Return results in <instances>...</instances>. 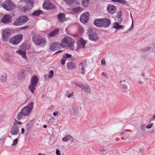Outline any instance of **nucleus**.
I'll use <instances>...</instances> for the list:
<instances>
[{
  "label": "nucleus",
  "instance_id": "nucleus-17",
  "mask_svg": "<svg viewBox=\"0 0 155 155\" xmlns=\"http://www.w3.org/2000/svg\"><path fill=\"white\" fill-rule=\"evenodd\" d=\"M19 130L18 126L12 125L10 130V133L13 135H17L18 134Z\"/></svg>",
  "mask_w": 155,
  "mask_h": 155
},
{
  "label": "nucleus",
  "instance_id": "nucleus-55",
  "mask_svg": "<svg viewBox=\"0 0 155 155\" xmlns=\"http://www.w3.org/2000/svg\"><path fill=\"white\" fill-rule=\"evenodd\" d=\"M21 133L22 134H24L25 132V129L23 128H22L21 129Z\"/></svg>",
  "mask_w": 155,
  "mask_h": 155
},
{
  "label": "nucleus",
  "instance_id": "nucleus-63",
  "mask_svg": "<svg viewBox=\"0 0 155 155\" xmlns=\"http://www.w3.org/2000/svg\"><path fill=\"white\" fill-rule=\"evenodd\" d=\"M38 155H42V154L41 153H38Z\"/></svg>",
  "mask_w": 155,
  "mask_h": 155
},
{
  "label": "nucleus",
  "instance_id": "nucleus-27",
  "mask_svg": "<svg viewBox=\"0 0 155 155\" xmlns=\"http://www.w3.org/2000/svg\"><path fill=\"white\" fill-rule=\"evenodd\" d=\"M59 30L58 29L56 28L53 31H52L49 34V35L51 37H53L57 35L59 33Z\"/></svg>",
  "mask_w": 155,
  "mask_h": 155
},
{
  "label": "nucleus",
  "instance_id": "nucleus-44",
  "mask_svg": "<svg viewBox=\"0 0 155 155\" xmlns=\"http://www.w3.org/2000/svg\"><path fill=\"white\" fill-rule=\"evenodd\" d=\"M65 60L64 58H63L61 60V63L62 64L64 65L65 64Z\"/></svg>",
  "mask_w": 155,
  "mask_h": 155
},
{
  "label": "nucleus",
  "instance_id": "nucleus-25",
  "mask_svg": "<svg viewBox=\"0 0 155 155\" xmlns=\"http://www.w3.org/2000/svg\"><path fill=\"white\" fill-rule=\"evenodd\" d=\"M17 53H18L19 54L21 55L22 57L26 60H27V58L26 55V52L23 51L22 50H19L18 51H16Z\"/></svg>",
  "mask_w": 155,
  "mask_h": 155
},
{
  "label": "nucleus",
  "instance_id": "nucleus-45",
  "mask_svg": "<svg viewBox=\"0 0 155 155\" xmlns=\"http://www.w3.org/2000/svg\"><path fill=\"white\" fill-rule=\"evenodd\" d=\"M55 107L53 105H51L50 107H49L48 108V110H53Z\"/></svg>",
  "mask_w": 155,
  "mask_h": 155
},
{
  "label": "nucleus",
  "instance_id": "nucleus-32",
  "mask_svg": "<svg viewBox=\"0 0 155 155\" xmlns=\"http://www.w3.org/2000/svg\"><path fill=\"white\" fill-rule=\"evenodd\" d=\"M90 3L89 0H83L82 1V5L84 7H88Z\"/></svg>",
  "mask_w": 155,
  "mask_h": 155
},
{
  "label": "nucleus",
  "instance_id": "nucleus-26",
  "mask_svg": "<svg viewBox=\"0 0 155 155\" xmlns=\"http://www.w3.org/2000/svg\"><path fill=\"white\" fill-rule=\"evenodd\" d=\"M79 107L76 106L72 107L73 114L75 116L79 114Z\"/></svg>",
  "mask_w": 155,
  "mask_h": 155
},
{
  "label": "nucleus",
  "instance_id": "nucleus-53",
  "mask_svg": "<svg viewBox=\"0 0 155 155\" xmlns=\"http://www.w3.org/2000/svg\"><path fill=\"white\" fill-rule=\"evenodd\" d=\"M105 61L104 60H102L101 61V63L102 64H105Z\"/></svg>",
  "mask_w": 155,
  "mask_h": 155
},
{
  "label": "nucleus",
  "instance_id": "nucleus-5",
  "mask_svg": "<svg viewBox=\"0 0 155 155\" xmlns=\"http://www.w3.org/2000/svg\"><path fill=\"white\" fill-rule=\"evenodd\" d=\"M28 20V18L25 16L22 15L17 18L14 22L13 24L15 26H19L25 23Z\"/></svg>",
  "mask_w": 155,
  "mask_h": 155
},
{
  "label": "nucleus",
  "instance_id": "nucleus-60",
  "mask_svg": "<svg viewBox=\"0 0 155 155\" xmlns=\"http://www.w3.org/2000/svg\"><path fill=\"white\" fill-rule=\"evenodd\" d=\"M21 73H22V74H23L24 72V71L23 70V71H21Z\"/></svg>",
  "mask_w": 155,
  "mask_h": 155
},
{
  "label": "nucleus",
  "instance_id": "nucleus-39",
  "mask_svg": "<svg viewBox=\"0 0 155 155\" xmlns=\"http://www.w3.org/2000/svg\"><path fill=\"white\" fill-rule=\"evenodd\" d=\"M54 74V72L52 70H51L50 71L49 74L48 76V78H52Z\"/></svg>",
  "mask_w": 155,
  "mask_h": 155
},
{
  "label": "nucleus",
  "instance_id": "nucleus-41",
  "mask_svg": "<svg viewBox=\"0 0 155 155\" xmlns=\"http://www.w3.org/2000/svg\"><path fill=\"white\" fill-rule=\"evenodd\" d=\"M18 139H16L14 140L13 142L12 143V146H14L16 145L18 142Z\"/></svg>",
  "mask_w": 155,
  "mask_h": 155
},
{
  "label": "nucleus",
  "instance_id": "nucleus-64",
  "mask_svg": "<svg viewBox=\"0 0 155 155\" xmlns=\"http://www.w3.org/2000/svg\"><path fill=\"white\" fill-rule=\"evenodd\" d=\"M153 118H155V114L153 116Z\"/></svg>",
  "mask_w": 155,
  "mask_h": 155
},
{
  "label": "nucleus",
  "instance_id": "nucleus-7",
  "mask_svg": "<svg viewBox=\"0 0 155 155\" xmlns=\"http://www.w3.org/2000/svg\"><path fill=\"white\" fill-rule=\"evenodd\" d=\"M23 39V35L21 34H18L12 37L10 40V42L13 45H17L20 43Z\"/></svg>",
  "mask_w": 155,
  "mask_h": 155
},
{
  "label": "nucleus",
  "instance_id": "nucleus-22",
  "mask_svg": "<svg viewBox=\"0 0 155 155\" xmlns=\"http://www.w3.org/2000/svg\"><path fill=\"white\" fill-rule=\"evenodd\" d=\"M7 80V75L6 73H2L0 76V81L2 83L5 82Z\"/></svg>",
  "mask_w": 155,
  "mask_h": 155
},
{
  "label": "nucleus",
  "instance_id": "nucleus-30",
  "mask_svg": "<svg viewBox=\"0 0 155 155\" xmlns=\"http://www.w3.org/2000/svg\"><path fill=\"white\" fill-rule=\"evenodd\" d=\"M67 66L69 69L72 70L74 68L75 64L73 62H69L67 63Z\"/></svg>",
  "mask_w": 155,
  "mask_h": 155
},
{
  "label": "nucleus",
  "instance_id": "nucleus-12",
  "mask_svg": "<svg viewBox=\"0 0 155 155\" xmlns=\"http://www.w3.org/2000/svg\"><path fill=\"white\" fill-rule=\"evenodd\" d=\"M119 85L120 88L124 90L127 89V86L129 84L127 79H125L121 80L119 82Z\"/></svg>",
  "mask_w": 155,
  "mask_h": 155
},
{
  "label": "nucleus",
  "instance_id": "nucleus-46",
  "mask_svg": "<svg viewBox=\"0 0 155 155\" xmlns=\"http://www.w3.org/2000/svg\"><path fill=\"white\" fill-rule=\"evenodd\" d=\"M56 153L57 155H61L60 151L58 149H57L56 150Z\"/></svg>",
  "mask_w": 155,
  "mask_h": 155
},
{
  "label": "nucleus",
  "instance_id": "nucleus-61",
  "mask_svg": "<svg viewBox=\"0 0 155 155\" xmlns=\"http://www.w3.org/2000/svg\"><path fill=\"white\" fill-rule=\"evenodd\" d=\"M144 73H143L142 74V76H143V77L144 76Z\"/></svg>",
  "mask_w": 155,
  "mask_h": 155
},
{
  "label": "nucleus",
  "instance_id": "nucleus-50",
  "mask_svg": "<svg viewBox=\"0 0 155 155\" xmlns=\"http://www.w3.org/2000/svg\"><path fill=\"white\" fill-rule=\"evenodd\" d=\"M130 17H131V19H132V25L131 27V28L133 27V17L132 16L131 14V12H130Z\"/></svg>",
  "mask_w": 155,
  "mask_h": 155
},
{
  "label": "nucleus",
  "instance_id": "nucleus-20",
  "mask_svg": "<svg viewBox=\"0 0 155 155\" xmlns=\"http://www.w3.org/2000/svg\"><path fill=\"white\" fill-rule=\"evenodd\" d=\"M86 42L82 39H80L79 41L77 42L78 48H84Z\"/></svg>",
  "mask_w": 155,
  "mask_h": 155
},
{
  "label": "nucleus",
  "instance_id": "nucleus-54",
  "mask_svg": "<svg viewBox=\"0 0 155 155\" xmlns=\"http://www.w3.org/2000/svg\"><path fill=\"white\" fill-rule=\"evenodd\" d=\"M101 74L102 75V76H104V77H106L107 76V75H106V74L104 73V72H103L102 73H101Z\"/></svg>",
  "mask_w": 155,
  "mask_h": 155
},
{
  "label": "nucleus",
  "instance_id": "nucleus-9",
  "mask_svg": "<svg viewBox=\"0 0 155 155\" xmlns=\"http://www.w3.org/2000/svg\"><path fill=\"white\" fill-rule=\"evenodd\" d=\"M87 35L89 36L90 40L92 41H96L98 39L97 34L91 29H88Z\"/></svg>",
  "mask_w": 155,
  "mask_h": 155
},
{
  "label": "nucleus",
  "instance_id": "nucleus-52",
  "mask_svg": "<svg viewBox=\"0 0 155 155\" xmlns=\"http://www.w3.org/2000/svg\"><path fill=\"white\" fill-rule=\"evenodd\" d=\"M75 84L78 86H79L80 87L81 85H83L82 84H80L79 83H75Z\"/></svg>",
  "mask_w": 155,
  "mask_h": 155
},
{
  "label": "nucleus",
  "instance_id": "nucleus-11",
  "mask_svg": "<svg viewBox=\"0 0 155 155\" xmlns=\"http://www.w3.org/2000/svg\"><path fill=\"white\" fill-rule=\"evenodd\" d=\"M89 12H87L81 15L80 18L81 21L83 23H86L89 20Z\"/></svg>",
  "mask_w": 155,
  "mask_h": 155
},
{
  "label": "nucleus",
  "instance_id": "nucleus-31",
  "mask_svg": "<svg viewBox=\"0 0 155 155\" xmlns=\"http://www.w3.org/2000/svg\"><path fill=\"white\" fill-rule=\"evenodd\" d=\"M113 28L117 29H122L124 28V26L120 25L117 22H115L114 24Z\"/></svg>",
  "mask_w": 155,
  "mask_h": 155
},
{
  "label": "nucleus",
  "instance_id": "nucleus-51",
  "mask_svg": "<svg viewBox=\"0 0 155 155\" xmlns=\"http://www.w3.org/2000/svg\"><path fill=\"white\" fill-rule=\"evenodd\" d=\"M58 114V111H56L53 113V115L54 116H56V115H57Z\"/></svg>",
  "mask_w": 155,
  "mask_h": 155
},
{
  "label": "nucleus",
  "instance_id": "nucleus-37",
  "mask_svg": "<svg viewBox=\"0 0 155 155\" xmlns=\"http://www.w3.org/2000/svg\"><path fill=\"white\" fill-rule=\"evenodd\" d=\"M71 55L68 54H65L63 55L62 58H64L65 60H66L68 58H71Z\"/></svg>",
  "mask_w": 155,
  "mask_h": 155
},
{
  "label": "nucleus",
  "instance_id": "nucleus-19",
  "mask_svg": "<svg viewBox=\"0 0 155 155\" xmlns=\"http://www.w3.org/2000/svg\"><path fill=\"white\" fill-rule=\"evenodd\" d=\"M81 88L87 94H90L91 93V89L89 86L87 84L81 85Z\"/></svg>",
  "mask_w": 155,
  "mask_h": 155
},
{
  "label": "nucleus",
  "instance_id": "nucleus-29",
  "mask_svg": "<svg viewBox=\"0 0 155 155\" xmlns=\"http://www.w3.org/2000/svg\"><path fill=\"white\" fill-rule=\"evenodd\" d=\"M82 10V8L80 7L76 8H74L72 9V12L75 14L81 12Z\"/></svg>",
  "mask_w": 155,
  "mask_h": 155
},
{
  "label": "nucleus",
  "instance_id": "nucleus-1",
  "mask_svg": "<svg viewBox=\"0 0 155 155\" xmlns=\"http://www.w3.org/2000/svg\"><path fill=\"white\" fill-rule=\"evenodd\" d=\"M94 23L98 27L106 28L109 27L111 24V22L110 19L104 18L95 19Z\"/></svg>",
  "mask_w": 155,
  "mask_h": 155
},
{
  "label": "nucleus",
  "instance_id": "nucleus-56",
  "mask_svg": "<svg viewBox=\"0 0 155 155\" xmlns=\"http://www.w3.org/2000/svg\"><path fill=\"white\" fill-rule=\"evenodd\" d=\"M111 1L114 2H118L119 0H111Z\"/></svg>",
  "mask_w": 155,
  "mask_h": 155
},
{
  "label": "nucleus",
  "instance_id": "nucleus-48",
  "mask_svg": "<svg viewBox=\"0 0 155 155\" xmlns=\"http://www.w3.org/2000/svg\"><path fill=\"white\" fill-rule=\"evenodd\" d=\"M145 127L144 126H142L140 127V129L141 130L144 131L145 130Z\"/></svg>",
  "mask_w": 155,
  "mask_h": 155
},
{
  "label": "nucleus",
  "instance_id": "nucleus-49",
  "mask_svg": "<svg viewBox=\"0 0 155 155\" xmlns=\"http://www.w3.org/2000/svg\"><path fill=\"white\" fill-rule=\"evenodd\" d=\"M105 151V150L104 149H102L100 150V153L101 154H104V152Z\"/></svg>",
  "mask_w": 155,
  "mask_h": 155
},
{
  "label": "nucleus",
  "instance_id": "nucleus-15",
  "mask_svg": "<svg viewBox=\"0 0 155 155\" xmlns=\"http://www.w3.org/2000/svg\"><path fill=\"white\" fill-rule=\"evenodd\" d=\"M87 67V64L86 61L81 63L78 66L79 72L81 74H85V69Z\"/></svg>",
  "mask_w": 155,
  "mask_h": 155
},
{
  "label": "nucleus",
  "instance_id": "nucleus-6",
  "mask_svg": "<svg viewBox=\"0 0 155 155\" xmlns=\"http://www.w3.org/2000/svg\"><path fill=\"white\" fill-rule=\"evenodd\" d=\"M32 41L36 45H44L46 42L45 39L38 35H35L33 36Z\"/></svg>",
  "mask_w": 155,
  "mask_h": 155
},
{
  "label": "nucleus",
  "instance_id": "nucleus-38",
  "mask_svg": "<svg viewBox=\"0 0 155 155\" xmlns=\"http://www.w3.org/2000/svg\"><path fill=\"white\" fill-rule=\"evenodd\" d=\"M73 92H72L71 94L69 93L68 91H67L66 92L65 96L68 97L70 98L73 95Z\"/></svg>",
  "mask_w": 155,
  "mask_h": 155
},
{
  "label": "nucleus",
  "instance_id": "nucleus-3",
  "mask_svg": "<svg viewBox=\"0 0 155 155\" xmlns=\"http://www.w3.org/2000/svg\"><path fill=\"white\" fill-rule=\"evenodd\" d=\"M38 81L37 77L36 75H34L31 79V84L29 85L28 88L32 94L34 93L35 87L36 86Z\"/></svg>",
  "mask_w": 155,
  "mask_h": 155
},
{
  "label": "nucleus",
  "instance_id": "nucleus-4",
  "mask_svg": "<svg viewBox=\"0 0 155 155\" xmlns=\"http://www.w3.org/2000/svg\"><path fill=\"white\" fill-rule=\"evenodd\" d=\"M34 106V103L31 102L28 106L24 107L21 111L24 116H28L32 111Z\"/></svg>",
  "mask_w": 155,
  "mask_h": 155
},
{
  "label": "nucleus",
  "instance_id": "nucleus-28",
  "mask_svg": "<svg viewBox=\"0 0 155 155\" xmlns=\"http://www.w3.org/2000/svg\"><path fill=\"white\" fill-rule=\"evenodd\" d=\"M12 55L8 53H6L4 55V58L7 60L9 62H11L12 61V59L11 58L12 57Z\"/></svg>",
  "mask_w": 155,
  "mask_h": 155
},
{
  "label": "nucleus",
  "instance_id": "nucleus-21",
  "mask_svg": "<svg viewBox=\"0 0 155 155\" xmlns=\"http://www.w3.org/2000/svg\"><path fill=\"white\" fill-rule=\"evenodd\" d=\"M58 18L59 21L63 23L67 20L65 18V15L64 13H60L58 15Z\"/></svg>",
  "mask_w": 155,
  "mask_h": 155
},
{
  "label": "nucleus",
  "instance_id": "nucleus-59",
  "mask_svg": "<svg viewBox=\"0 0 155 155\" xmlns=\"http://www.w3.org/2000/svg\"><path fill=\"white\" fill-rule=\"evenodd\" d=\"M47 127V126L46 125H44L43 127L44 128H45Z\"/></svg>",
  "mask_w": 155,
  "mask_h": 155
},
{
  "label": "nucleus",
  "instance_id": "nucleus-57",
  "mask_svg": "<svg viewBox=\"0 0 155 155\" xmlns=\"http://www.w3.org/2000/svg\"><path fill=\"white\" fill-rule=\"evenodd\" d=\"M138 83H139L140 84H142L143 83V82L140 80L138 81Z\"/></svg>",
  "mask_w": 155,
  "mask_h": 155
},
{
  "label": "nucleus",
  "instance_id": "nucleus-36",
  "mask_svg": "<svg viewBox=\"0 0 155 155\" xmlns=\"http://www.w3.org/2000/svg\"><path fill=\"white\" fill-rule=\"evenodd\" d=\"M75 0H65L66 3L68 5H71L74 3Z\"/></svg>",
  "mask_w": 155,
  "mask_h": 155
},
{
  "label": "nucleus",
  "instance_id": "nucleus-42",
  "mask_svg": "<svg viewBox=\"0 0 155 155\" xmlns=\"http://www.w3.org/2000/svg\"><path fill=\"white\" fill-rule=\"evenodd\" d=\"M118 3H120L123 5H125L127 3L124 0H119Z\"/></svg>",
  "mask_w": 155,
  "mask_h": 155
},
{
  "label": "nucleus",
  "instance_id": "nucleus-62",
  "mask_svg": "<svg viewBox=\"0 0 155 155\" xmlns=\"http://www.w3.org/2000/svg\"><path fill=\"white\" fill-rule=\"evenodd\" d=\"M124 132H122L121 133V135H123V134H124Z\"/></svg>",
  "mask_w": 155,
  "mask_h": 155
},
{
  "label": "nucleus",
  "instance_id": "nucleus-14",
  "mask_svg": "<svg viewBox=\"0 0 155 155\" xmlns=\"http://www.w3.org/2000/svg\"><path fill=\"white\" fill-rule=\"evenodd\" d=\"M12 2L10 0H7L5 1L3 5V8L6 10L10 11L12 9Z\"/></svg>",
  "mask_w": 155,
  "mask_h": 155
},
{
  "label": "nucleus",
  "instance_id": "nucleus-18",
  "mask_svg": "<svg viewBox=\"0 0 155 155\" xmlns=\"http://www.w3.org/2000/svg\"><path fill=\"white\" fill-rule=\"evenodd\" d=\"M11 21V17L8 15H5L2 17L1 20L2 22L6 23H9Z\"/></svg>",
  "mask_w": 155,
  "mask_h": 155
},
{
  "label": "nucleus",
  "instance_id": "nucleus-13",
  "mask_svg": "<svg viewBox=\"0 0 155 155\" xmlns=\"http://www.w3.org/2000/svg\"><path fill=\"white\" fill-rule=\"evenodd\" d=\"M43 8L46 10H49L54 9L55 6L49 1L46 0L43 3Z\"/></svg>",
  "mask_w": 155,
  "mask_h": 155
},
{
  "label": "nucleus",
  "instance_id": "nucleus-34",
  "mask_svg": "<svg viewBox=\"0 0 155 155\" xmlns=\"http://www.w3.org/2000/svg\"><path fill=\"white\" fill-rule=\"evenodd\" d=\"M42 13V12L40 10H38L34 12L32 14L33 15L38 16L40 14Z\"/></svg>",
  "mask_w": 155,
  "mask_h": 155
},
{
  "label": "nucleus",
  "instance_id": "nucleus-58",
  "mask_svg": "<svg viewBox=\"0 0 155 155\" xmlns=\"http://www.w3.org/2000/svg\"><path fill=\"white\" fill-rule=\"evenodd\" d=\"M62 51H61V50H60L58 51H57V52H56L55 54H58V53H60L61 52H62Z\"/></svg>",
  "mask_w": 155,
  "mask_h": 155
},
{
  "label": "nucleus",
  "instance_id": "nucleus-33",
  "mask_svg": "<svg viewBox=\"0 0 155 155\" xmlns=\"http://www.w3.org/2000/svg\"><path fill=\"white\" fill-rule=\"evenodd\" d=\"M33 126V124L31 122L27 123L26 125V129L28 130H30L31 127Z\"/></svg>",
  "mask_w": 155,
  "mask_h": 155
},
{
  "label": "nucleus",
  "instance_id": "nucleus-24",
  "mask_svg": "<svg viewBox=\"0 0 155 155\" xmlns=\"http://www.w3.org/2000/svg\"><path fill=\"white\" fill-rule=\"evenodd\" d=\"M59 43H53L51 45L50 49L52 51H55L59 47Z\"/></svg>",
  "mask_w": 155,
  "mask_h": 155
},
{
  "label": "nucleus",
  "instance_id": "nucleus-35",
  "mask_svg": "<svg viewBox=\"0 0 155 155\" xmlns=\"http://www.w3.org/2000/svg\"><path fill=\"white\" fill-rule=\"evenodd\" d=\"M24 115L22 114V113L20 111V112L18 113L17 115V118L18 120H21L22 117V116Z\"/></svg>",
  "mask_w": 155,
  "mask_h": 155
},
{
  "label": "nucleus",
  "instance_id": "nucleus-16",
  "mask_svg": "<svg viewBox=\"0 0 155 155\" xmlns=\"http://www.w3.org/2000/svg\"><path fill=\"white\" fill-rule=\"evenodd\" d=\"M107 10L109 13L113 14L116 11V8L114 5L110 4L108 5Z\"/></svg>",
  "mask_w": 155,
  "mask_h": 155
},
{
  "label": "nucleus",
  "instance_id": "nucleus-47",
  "mask_svg": "<svg viewBox=\"0 0 155 155\" xmlns=\"http://www.w3.org/2000/svg\"><path fill=\"white\" fill-rule=\"evenodd\" d=\"M29 26H25L24 27H22L20 28V29L22 30H25L27 28H28Z\"/></svg>",
  "mask_w": 155,
  "mask_h": 155
},
{
  "label": "nucleus",
  "instance_id": "nucleus-10",
  "mask_svg": "<svg viewBox=\"0 0 155 155\" xmlns=\"http://www.w3.org/2000/svg\"><path fill=\"white\" fill-rule=\"evenodd\" d=\"M2 38L5 41H7L11 37V33L8 29H5L2 33Z\"/></svg>",
  "mask_w": 155,
  "mask_h": 155
},
{
  "label": "nucleus",
  "instance_id": "nucleus-23",
  "mask_svg": "<svg viewBox=\"0 0 155 155\" xmlns=\"http://www.w3.org/2000/svg\"><path fill=\"white\" fill-rule=\"evenodd\" d=\"M62 140L64 142L67 141L68 140H70L71 142H73L74 140V138L72 136L68 135L62 138Z\"/></svg>",
  "mask_w": 155,
  "mask_h": 155
},
{
  "label": "nucleus",
  "instance_id": "nucleus-2",
  "mask_svg": "<svg viewBox=\"0 0 155 155\" xmlns=\"http://www.w3.org/2000/svg\"><path fill=\"white\" fill-rule=\"evenodd\" d=\"M75 41L74 39L70 37L66 36L61 40V45L64 47H70L72 49H74L73 47Z\"/></svg>",
  "mask_w": 155,
  "mask_h": 155
},
{
  "label": "nucleus",
  "instance_id": "nucleus-8",
  "mask_svg": "<svg viewBox=\"0 0 155 155\" xmlns=\"http://www.w3.org/2000/svg\"><path fill=\"white\" fill-rule=\"evenodd\" d=\"M34 3V2L32 0L28 1L25 6L21 8V11L24 12H27L33 7Z\"/></svg>",
  "mask_w": 155,
  "mask_h": 155
},
{
  "label": "nucleus",
  "instance_id": "nucleus-43",
  "mask_svg": "<svg viewBox=\"0 0 155 155\" xmlns=\"http://www.w3.org/2000/svg\"><path fill=\"white\" fill-rule=\"evenodd\" d=\"M152 125L153 124L150 123L147 125V126L146 127V128L148 129L152 127Z\"/></svg>",
  "mask_w": 155,
  "mask_h": 155
},
{
  "label": "nucleus",
  "instance_id": "nucleus-40",
  "mask_svg": "<svg viewBox=\"0 0 155 155\" xmlns=\"http://www.w3.org/2000/svg\"><path fill=\"white\" fill-rule=\"evenodd\" d=\"M22 123L21 122L18 121L16 120L15 119V121L14 122L13 125H15V126H17V124H18L20 125L22 124Z\"/></svg>",
  "mask_w": 155,
  "mask_h": 155
}]
</instances>
